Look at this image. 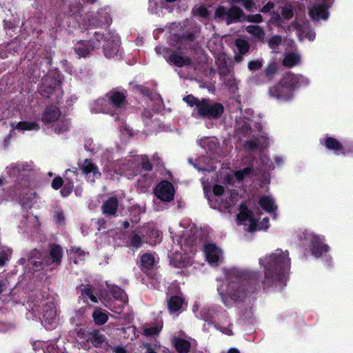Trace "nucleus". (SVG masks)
<instances>
[{"mask_svg": "<svg viewBox=\"0 0 353 353\" xmlns=\"http://www.w3.org/2000/svg\"><path fill=\"white\" fill-rule=\"evenodd\" d=\"M259 263L264 272L261 281L264 287L285 283L290 268L288 251L278 249L260 258ZM223 272L227 283L218 285L217 292L226 307L243 302L259 287V274L255 271L232 268L224 269Z\"/></svg>", "mask_w": 353, "mask_h": 353, "instance_id": "obj_1", "label": "nucleus"}, {"mask_svg": "<svg viewBox=\"0 0 353 353\" xmlns=\"http://www.w3.org/2000/svg\"><path fill=\"white\" fill-rule=\"evenodd\" d=\"M183 100L193 108L192 114L196 118L217 119L224 112V107L221 103L210 99H199L192 95H188L183 98Z\"/></svg>", "mask_w": 353, "mask_h": 353, "instance_id": "obj_2", "label": "nucleus"}, {"mask_svg": "<svg viewBox=\"0 0 353 353\" xmlns=\"http://www.w3.org/2000/svg\"><path fill=\"white\" fill-rule=\"evenodd\" d=\"M40 253L37 250L30 252L28 259H21V263L28 269L30 272H34L40 267L52 270L61 264L63 250L58 245H52L49 249V255L42 262L39 261Z\"/></svg>", "mask_w": 353, "mask_h": 353, "instance_id": "obj_3", "label": "nucleus"}, {"mask_svg": "<svg viewBox=\"0 0 353 353\" xmlns=\"http://www.w3.org/2000/svg\"><path fill=\"white\" fill-rule=\"evenodd\" d=\"M173 241H175V236H172ZM179 250H176L174 254L171 258V264L176 268H183L190 265L192 263V258L195 252L194 247L195 238L191 237L186 239L184 236L180 238L176 237Z\"/></svg>", "mask_w": 353, "mask_h": 353, "instance_id": "obj_4", "label": "nucleus"}, {"mask_svg": "<svg viewBox=\"0 0 353 353\" xmlns=\"http://www.w3.org/2000/svg\"><path fill=\"white\" fill-rule=\"evenodd\" d=\"M202 183L205 197L208 199L211 207L214 209L220 208L229 210L239 201L238 194L235 192H231L230 195L223 194V188L219 185H214L213 194H209L203 181H202Z\"/></svg>", "mask_w": 353, "mask_h": 353, "instance_id": "obj_5", "label": "nucleus"}, {"mask_svg": "<svg viewBox=\"0 0 353 353\" xmlns=\"http://www.w3.org/2000/svg\"><path fill=\"white\" fill-rule=\"evenodd\" d=\"M41 120L45 124L50 125L57 134H63L69 130L70 121L61 115L59 109L56 106L46 108Z\"/></svg>", "mask_w": 353, "mask_h": 353, "instance_id": "obj_6", "label": "nucleus"}, {"mask_svg": "<svg viewBox=\"0 0 353 353\" xmlns=\"http://www.w3.org/2000/svg\"><path fill=\"white\" fill-rule=\"evenodd\" d=\"M239 213L236 216V221L239 225L245 227V230L252 232L254 231L265 230L269 228V219L264 217L261 222H259V218L251 212L243 205H240Z\"/></svg>", "mask_w": 353, "mask_h": 353, "instance_id": "obj_7", "label": "nucleus"}, {"mask_svg": "<svg viewBox=\"0 0 353 353\" xmlns=\"http://www.w3.org/2000/svg\"><path fill=\"white\" fill-rule=\"evenodd\" d=\"M94 37L97 42L98 47L101 45L104 54L107 58H112L117 54L120 43L117 34L108 32L104 35L100 31H95Z\"/></svg>", "mask_w": 353, "mask_h": 353, "instance_id": "obj_8", "label": "nucleus"}, {"mask_svg": "<svg viewBox=\"0 0 353 353\" xmlns=\"http://www.w3.org/2000/svg\"><path fill=\"white\" fill-rule=\"evenodd\" d=\"M194 37V34H190L188 37L182 39L181 46L176 50L172 51L166 58L167 61L172 65L181 68L192 65V61L191 58L184 52L186 46L189 45V41L192 40Z\"/></svg>", "mask_w": 353, "mask_h": 353, "instance_id": "obj_9", "label": "nucleus"}, {"mask_svg": "<svg viewBox=\"0 0 353 353\" xmlns=\"http://www.w3.org/2000/svg\"><path fill=\"white\" fill-rule=\"evenodd\" d=\"M268 95L270 98L275 99L279 103L289 102L294 97L292 85L289 83L284 82V76L278 84L269 88Z\"/></svg>", "mask_w": 353, "mask_h": 353, "instance_id": "obj_10", "label": "nucleus"}, {"mask_svg": "<svg viewBox=\"0 0 353 353\" xmlns=\"http://www.w3.org/2000/svg\"><path fill=\"white\" fill-rule=\"evenodd\" d=\"M208 47L212 52L217 54L216 62L219 65L220 74L225 76L227 73H229L228 68L229 59L225 54L221 53L223 46L221 41L218 38L211 39L208 42Z\"/></svg>", "mask_w": 353, "mask_h": 353, "instance_id": "obj_11", "label": "nucleus"}, {"mask_svg": "<svg viewBox=\"0 0 353 353\" xmlns=\"http://www.w3.org/2000/svg\"><path fill=\"white\" fill-rule=\"evenodd\" d=\"M168 307L170 313L179 312L185 303V300L177 283H172L168 288Z\"/></svg>", "mask_w": 353, "mask_h": 353, "instance_id": "obj_12", "label": "nucleus"}, {"mask_svg": "<svg viewBox=\"0 0 353 353\" xmlns=\"http://www.w3.org/2000/svg\"><path fill=\"white\" fill-rule=\"evenodd\" d=\"M309 2V15L313 20H327L329 17V6L325 0H307Z\"/></svg>", "mask_w": 353, "mask_h": 353, "instance_id": "obj_13", "label": "nucleus"}, {"mask_svg": "<svg viewBox=\"0 0 353 353\" xmlns=\"http://www.w3.org/2000/svg\"><path fill=\"white\" fill-rule=\"evenodd\" d=\"M306 239L309 242L312 254L316 258L330 250V247L325 243V237L323 236L308 233Z\"/></svg>", "mask_w": 353, "mask_h": 353, "instance_id": "obj_14", "label": "nucleus"}, {"mask_svg": "<svg viewBox=\"0 0 353 353\" xmlns=\"http://www.w3.org/2000/svg\"><path fill=\"white\" fill-rule=\"evenodd\" d=\"M242 14L243 11L236 6H232L230 9L223 6H219L215 11V19L219 21H225L227 24H230L237 21Z\"/></svg>", "mask_w": 353, "mask_h": 353, "instance_id": "obj_15", "label": "nucleus"}, {"mask_svg": "<svg viewBox=\"0 0 353 353\" xmlns=\"http://www.w3.org/2000/svg\"><path fill=\"white\" fill-rule=\"evenodd\" d=\"M61 86L60 74L55 72L54 76H46L43 79L39 92L44 97H50L54 92H59Z\"/></svg>", "mask_w": 353, "mask_h": 353, "instance_id": "obj_16", "label": "nucleus"}, {"mask_svg": "<svg viewBox=\"0 0 353 353\" xmlns=\"http://www.w3.org/2000/svg\"><path fill=\"white\" fill-rule=\"evenodd\" d=\"M205 257L208 263L214 267L219 265L223 261L222 250L214 243H207L203 248Z\"/></svg>", "mask_w": 353, "mask_h": 353, "instance_id": "obj_17", "label": "nucleus"}, {"mask_svg": "<svg viewBox=\"0 0 353 353\" xmlns=\"http://www.w3.org/2000/svg\"><path fill=\"white\" fill-rule=\"evenodd\" d=\"M108 8H101L97 12L88 17V24L89 26L95 28H105L112 23Z\"/></svg>", "mask_w": 353, "mask_h": 353, "instance_id": "obj_18", "label": "nucleus"}, {"mask_svg": "<svg viewBox=\"0 0 353 353\" xmlns=\"http://www.w3.org/2000/svg\"><path fill=\"white\" fill-rule=\"evenodd\" d=\"M109 109L113 110L115 114H121L126 105L125 94L119 91H111L106 95Z\"/></svg>", "mask_w": 353, "mask_h": 353, "instance_id": "obj_19", "label": "nucleus"}, {"mask_svg": "<svg viewBox=\"0 0 353 353\" xmlns=\"http://www.w3.org/2000/svg\"><path fill=\"white\" fill-rule=\"evenodd\" d=\"M43 323L46 329H52L59 323L58 312L56 305L53 302H49L43 307Z\"/></svg>", "mask_w": 353, "mask_h": 353, "instance_id": "obj_20", "label": "nucleus"}, {"mask_svg": "<svg viewBox=\"0 0 353 353\" xmlns=\"http://www.w3.org/2000/svg\"><path fill=\"white\" fill-rule=\"evenodd\" d=\"M154 194L157 199L163 202H170L174 199V188L172 184L167 181L159 183L154 188Z\"/></svg>", "mask_w": 353, "mask_h": 353, "instance_id": "obj_21", "label": "nucleus"}, {"mask_svg": "<svg viewBox=\"0 0 353 353\" xmlns=\"http://www.w3.org/2000/svg\"><path fill=\"white\" fill-rule=\"evenodd\" d=\"M110 292L116 301H118L119 303H117L112 302L110 304L108 307L112 311L119 314L122 312L123 306L128 302L127 295L123 290L117 286L112 287Z\"/></svg>", "mask_w": 353, "mask_h": 353, "instance_id": "obj_22", "label": "nucleus"}, {"mask_svg": "<svg viewBox=\"0 0 353 353\" xmlns=\"http://www.w3.org/2000/svg\"><path fill=\"white\" fill-rule=\"evenodd\" d=\"M284 82L289 83L294 91L296 89L308 86L310 83V80L303 74L288 73L284 75Z\"/></svg>", "mask_w": 353, "mask_h": 353, "instance_id": "obj_23", "label": "nucleus"}, {"mask_svg": "<svg viewBox=\"0 0 353 353\" xmlns=\"http://www.w3.org/2000/svg\"><path fill=\"white\" fill-rule=\"evenodd\" d=\"M81 170L88 181L90 183H94L95 179H99L101 174L98 167L89 159L83 161Z\"/></svg>", "mask_w": 353, "mask_h": 353, "instance_id": "obj_24", "label": "nucleus"}, {"mask_svg": "<svg viewBox=\"0 0 353 353\" xmlns=\"http://www.w3.org/2000/svg\"><path fill=\"white\" fill-rule=\"evenodd\" d=\"M39 224L38 217L31 213H28L23 216L19 225V228L22 232H29L37 229Z\"/></svg>", "mask_w": 353, "mask_h": 353, "instance_id": "obj_25", "label": "nucleus"}, {"mask_svg": "<svg viewBox=\"0 0 353 353\" xmlns=\"http://www.w3.org/2000/svg\"><path fill=\"white\" fill-rule=\"evenodd\" d=\"M96 48H98L97 43H91L89 41H78L74 47V50L79 58L86 57Z\"/></svg>", "mask_w": 353, "mask_h": 353, "instance_id": "obj_26", "label": "nucleus"}, {"mask_svg": "<svg viewBox=\"0 0 353 353\" xmlns=\"http://www.w3.org/2000/svg\"><path fill=\"white\" fill-rule=\"evenodd\" d=\"M145 228L142 227L132 231L129 241L130 246L138 249L144 243H148V239L145 235Z\"/></svg>", "mask_w": 353, "mask_h": 353, "instance_id": "obj_27", "label": "nucleus"}, {"mask_svg": "<svg viewBox=\"0 0 353 353\" xmlns=\"http://www.w3.org/2000/svg\"><path fill=\"white\" fill-rule=\"evenodd\" d=\"M37 195L30 190L23 189L21 192L20 203L23 208L30 209L37 201Z\"/></svg>", "mask_w": 353, "mask_h": 353, "instance_id": "obj_28", "label": "nucleus"}, {"mask_svg": "<svg viewBox=\"0 0 353 353\" xmlns=\"http://www.w3.org/2000/svg\"><path fill=\"white\" fill-rule=\"evenodd\" d=\"M268 145L269 139L268 137L263 135L259 137H254V136L252 135V139L246 141L244 144L245 147L250 151L263 150L268 147Z\"/></svg>", "mask_w": 353, "mask_h": 353, "instance_id": "obj_29", "label": "nucleus"}, {"mask_svg": "<svg viewBox=\"0 0 353 353\" xmlns=\"http://www.w3.org/2000/svg\"><path fill=\"white\" fill-rule=\"evenodd\" d=\"M33 169L32 165L24 163H12L6 168L7 173L10 176H24L25 173L31 171Z\"/></svg>", "mask_w": 353, "mask_h": 353, "instance_id": "obj_30", "label": "nucleus"}, {"mask_svg": "<svg viewBox=\"0 0 353 353\" xmlns=\"http://www.w3.org/2000/svg\"><path fill=\"white\" fill-rule=\"evenodd\" d=\"M142 228H145V235L148 239V243L154 245L161 241V232L155 228L154 223H148Z\"/></svg>", "mask_w": 353, "mask_h": 353, "instance_id": "obj_31", "label": "nucleus"}, {"mask_svg": "<svg viewBox=\"0 0 353 353\" xmlns=\"http://www.w3.org/2000/svg\"><path fill=\"white\" fill-rule=\"evenodd\" d=\"M140 156L134 154L133 152H131L129 156H128L123 161L119 164V170L121 172H123L128 170H132L134 174H136L139 170V165L136 166L135 161L136 159L139 157Z\"/></svg>", "mask_w": 353, "mask_h": 353, "instance_id": "obj_32", "label": "nucleus"}, {"mask_svg": "<svg viewBox=\"0 0 353 353\" xmlns=\"http://www.w3.org/2000/svg\"><path fill=\"white\" fill-rule=\"evenodd\" d=\"M325 147L334 151L336 155H345V148L336 139L328 137L325 140Z\"/></svg>", "mask_w": 353, "mask_h": 353, "instance_id": "obj_33", "label": "nucleus"}, {"mask_svg": "<svg viewBox=\"0 0 353 353\" xmlns=\"http://www.w3.org/2000/svg\"><path fill=\"white\" fill-rule=\"evenodd\" d=\"M90 107L91 112L94 113L106 112L113 114L112 110L109 109L107 99L103 98L93 101Z\"/></svg>", "mask_w": 353, "mask_h": 353, "instance_id": "obj_34", "label": "nucleus"}, {"mask_svg": "<svg viewBox=\"0 0 353 353\" xmlns=\"http://www.w3.org/2000/svg\"><path fill=\"white\" fill-rule=\"evenodd\" d=\"M259 203L261 208L268 213L274 214V219H276L274 214L277 206L275 204L274 199L271 196H263L260 198Z\"/></svg>", "mask_w": 353, "mask_h": 353, "instance_id": "obj_35", "label": "nucleus"}, {"mask_svg": "<svg viewBox=\"0 0 353 353\" xmlns=\"http://www.w3.org/2000/svg\"><path fill=\"white\" fill-rule=\"evenodd\" d=\"M301 63V55L296 52H286L283 59V65L287 68H292Z\"/></svg>", "mask_w": 353, "mask_h": 353, "instance_id": "obj_36", "label": "nucleus"}, {"mask_svg": "<svg viewBox=\"0 0 353 353\" xmlns=\"http://www.w3.org/2000/svg\"><path fill=\"white\" fill-rule=\"evenodd\" d=\"M176 0H149V11L152 14H157L161 8L168 9V3H173Z\"/></svg>", "mask_w": 353, "mask_h": 353, "instance_id": "obj_37", "label": "nucleus"}, {"mask_svg": "<svg viewBox=\"0 0 353 353\" xmlns=\"http://www.w3.org/2000/svg\"><path fill=\"white\" fill-rule=\"evenodd\" d=\"M34 346L41 347L44 353H64V349L53 342H41L39 341L34 344Z\"/></svg>", "mask_w": 353, "mask_h": 353, "instance_id": "obj_38", "label": "nucleus"}, {"mask_svg": "<svg viewBox=\"0 0 353 353\" xmlns=\"http://www.w3.org/2000/svg\"><path fill=\"white\" fill-rule=\"evenodd\" d=\"M12 130H18L19 131H26V130H34L37 131L39 130V125L34 121H21L14 125L12 123L11 125Z\"/></svg>", "mask_w": 353, "mask_h": 353, "instance_id": "obj_39", "label": "nucleus"}, {"mask_svg": "<svg viewBox=\"0 0 353 353\" xmlns=\"http://www.w3.org/2000/svg\"><path fill=\"white\" fill-rule=\"evenodd\" d=\"M173 343L179 353H188L190 350V343L186 339L176 337L173 339Z\"/></svg>", "mask_w": 353, "mask_h": 353, "instance_id": "obj_40", "label": "nucleus"}, {"mask_svg": "<svg viewBox=\"0 0 353 353\" xmlns=\"http://www.w3.org/2000/svg\"><path fill=\"white\" fill-rule=\"evenodd\" d=\"M87 341H90L95 347H101L105 343V337L98 331L93 330L85 337Z\"/></svg>", "mask_w": 353, "mask_h": 353, "instance_id": "obj_41", "label": "nucleus"}, {"mask_svg": "<svg viewBox=\"0 0 353 353\" xmlns=\"http://www.w3.org/2000/svg\"><path fill=\"white\" fill-rule=\"evenodd\" d=\"M92 317L96 324L103 325L108 319V312L101 308L97 307L92 313Z\"/></svg>", "mask_w": 353, "mask_h": 353, "instance_id": "obj_42", "label": "nucleus"}, {"mask_svg": "<svg viewBox=\"0 0 353 353\" xmlns=\"http://www.w3.org/2000/svg\"><path fill=\"white\" fill-rule=\"evenodd\" d=\"M295 28L300 40H302L304 37L307 38L309 41L314 40L316 34L313 30H307L305 27H301L297 23L295 24Z\"/></svg>", "mask_w": 353, "mask_h": 353, "instance_id": "obj_43", "label": "nucleus"}, {"mask_svg": "<svg viewBox=\"0 0 353 353\" xmlns=\"http://www.w3.org/2000/svg\"><path fill=\"white\" fill-rule=\"evenodd\" d=\"M117 199L116 198H110L103 203L102 206L103 212L106 214H114L117 209Z\"/></svg>", "mask_w": 353, "mask_h": 353, "instance_id": "obj_44", "label": "nucleus"}, {"mask_svg": "<svg viewBox=\"0 0 353 353\" xmlns=\"http://www.w3.org/2000/svg\"><path fill=\"white\" fill-rule=\"evenodd\" d=\"M245 30L252 34L257 40H263L265 36V32L262 28L259 26L250 25L248 26Z\"/></svg>", "mask_w": 353, "mask_h": 353, "instance_id": "obj_45", "label": "nucleus"}, {"mask_svg": "<svg viewBox=\"0 0 353 353\" xmlns=\"http://www.w3.org/2000/svg\"><path fill=\"white\" fill-rule=\"evenodd\" d=\"M12 253V249L0 245V267H3L10 260Z\"/></svg>", "mask_w": 353, "mask_h": 353, "instance_id": "obj_46", "label": "nucleus"}, {"mask_svg": "<svg viewBox=\"0 0 353 353\" xmlns=\"http://www.w3.org/2000/svg\"><path fill=\"white\" fill-rule=\"evenodd\" d=\"M70 253L73 258V261L74 263H78L80 261L84 260L88 256L87 252L77 247L71 248Z\"/></svg>", "mask_w": 353, "mask_h": 353, "instance_id": "obj_47", "label": "nucleus"}, {"mask_svg": "<svg viewBox=\"0 0 353 353\" xmlns=\"http://www.w3.org/2000/svg\"><path fill=\"white\" fill-rule=\"evenodd\" d=\"M141 263L143 268L150 269L156 263L155 256L151 253H145L141 256Z\"/></svg>", "mask_w": 353, "mask_h": 353, "instance_id": "obj_48", "label": "nucleus"}, {"mask_svg": "<svg viewBox=\"0 0 353 353\" xmlns=\"http://www.w3.org/2000/svg\"><path fill=\"white\" fill-rule=\"evenodd\" d=\"M81 296L84 299V301H87V299H90L93 303L98 301L97 296L94 294L93 291L90 285H85L81 289Z\"/></svg>", "mask_w": 353, "mask_h": 353, "instance_id": "obj_49", "label": "nucleus"}, {"mask_svg": "<svg viewBox=\"0 0 353 353\" xmlns=\"http://www.w3.org/2000/svg\"><path fill=\"white\" fill-rule=\"evenodd\" d=\"M209 160L204 157L199 158L196 163H194V166L198 170L201 171H211L213 170V167L208 165Z\"/></svg>", "mask_w": 353, "mask_h": 353, "instance_id": "obj_50", "label": "nucleus"}, {"mask_svg": "<svg viewBox=\"0 0 353 353\" xmlns=\"http://www.w3.org/2000/svg\"><path fill=\"white\" fill-rule=\"evenodd\" d=\"M236 130L239 133L245 134L249 137L252 134V130L250 129V120L246 119L242 123L240 121H237L236 123Z\"/></svg>", "mask_w": 353, "mask_h": 353, "instance_id": "obj_51", "label": "nucleus"}, {"mask_svg": "<svg viewBox=\"0 0 353 353\" xmlns=\"http://www.w3.org/2000/svg\"><path fill=\"white\" fill-rule=\"evenodd\" d=\"M224 83L228 88L230 92L235 93L238 90V81L234 78L232 74H230L223 79Z\"/></svg>", "mask_w": 353, "mask_h": 353, "instance_id": "obj_52", "label": "nucleus"}, {"mask_svg": "<svg viewBox=\"0 0 353 353\" xmlns=\"http://www.w3.org/2000/svg\"><path fill=\"white\" fill-rule=\"evenodd\" d=\"M278 70V64L275 60H271L265 69V75L269 79H272Z\"/></svg>", "mask_w": 353, "mask_h": 353, "instance_id": "obj_53", "label": "nucleus"}, {"mask_svg": "<svg viewBox=\"0 0 353 353\" xmlns=\"http://www.w3.org/2000/svg\"><path fill=\"white\" fill-rule=\"evenodd\" d=\"M135 161H137L135 162L136 166L139 165V168H143L145 170H152V165L150 163L147 156L140 155V157L136 159Z\"/></svg>", "mask_w": 353, "mask_h": 353, "instance_id": "obj_54", "label": "nucleus"}, {"mask_svg": "<svg viewBox=\"0 0 353 353\" xmlns=\"http://www.w3.org/2000/svg\"><path fill=\"white\" fill-rule=\"evenodd\" d=\"M235 46L241 54L248 52L250 48L248 43L245 40L241 39L236 40Z\"/></svg>", "mask_w": 353, "mask_h": 353, "instance_id": "obj_55", "label": "nucleus"}, {"mask_svg": "<svg viewBox=\"0 0 353 353\" xmlns=\"http://www.w3.org/2000/svg\"><path fill=\"white\" fill-rule=\"evenodd\" d=\"M162 329V323L157 324L154 326L146 327L143 330V334L145 336H153L158 335Z\"/></svg>", "mask_w": 353, "mask_h": 353, "instance_id": "obj_56", "label": "nucleus"}, {"mask_svg": "<svg viewBox=\"0 0 353 353\" xmlns=\"http://www.w3.org/2000/svg\"><path fill=\"white\" fill-rule=\"evenodd\" d=\"M282 39L280 36L274 35L268 41L269 47L274 52H276L279 46L281 44Z\"/></svg>", "mask_w": 353, "mask_h": 353, "instance_id": "obj_57", "label": "nucleus"}, {"mask_svg": "<svg viewBox=\"0 0 353 353\" xmlns=\"http://www.w3.org/2000/svg\"><path fill=\"white\" fill-rule=\"evenodd\" d=\"M232 2L241 3L246 10L250 12L256 10V6L252 0H232Z\"/></svg>", "mask_w": 353, "mask_h": 353, "instance_id": "obj_58", "label": "nucleus"}, {"mask_svg": "<svg viewBox=\"0 0 353 353\" xmlns=\"http://www.w3.org/2000/svg\"><path fill=\"white\" fill-rule=\"evenodd\" d=\"M281 15L285 19H290L294 16L293 8L291 5L285 4L281 8Z\"/></svg>", "mask_w": 353, "mask_h": 353, "instance_id": "obj_59", "label": "nucleus"}, {"mask_svg": "<svg viewBox=\"0 0 353 353\" xmlns=\"http://www.w3.org/2000/svg\"><path fill=\"white\" fill-rule=\"evenodd\" d=\"M54 218L57 224L59 225L64 224L65 216L62 210L57 208L54 211Z\"/></svg>", "mask_w": 353, "mask_h": 353, "instance_id": "obj_60", "label": "nucleus"}, {"mask_svg": "<svg viewBox=\"0 0 353 353\" xmlns=\"http://www.w3.org/2000/svg\"><path fill=\"white\" fill-rule=\"evenodd\" d=\"M192 12L194 14L199 15L201 17L205 18L208 15V10L206 7L203 6H200L199 7H195Z\"/></svg>", "mask_w": 353, "mask_h": 353, "instance_id": "obj_61", "label": "nucleus"}, {"mask_svg": "<svg viewBox=\"0 0 353 353\" xmlns=\"http://www.w3.org/2000/svg\"><path fill=\"white\" fill-rule=\"evenodd\" d=\"M251 172L252 169L250 168H246L243 170L236 172L234 173V176L239 181H241L246 176H249L251 174Z\"/></svg>", "mask_w": 353, "mask_h": 353, "instance_id": "obj_62", "label": "nucleus"}, {"mask_svg": "<svg viewBox=\"0 0 353 353\" xmlns=\"http://www.w3.org/2000/svg\"><path fill=\"white\" fill-rule=\"evenodd\" d=\"M263 61L262 59H257L250 61L248 63V68L250 70H256L260 69L263 65Z\"/></svg>", "mask_w": 353, "mask_h": 353, "instance_id": "obj_63", "label": "nucleus"}, {"mask_svg": "<svg viewBox=\"0 0 353 353\" xmlns=\"http://www.w3.org/2000/svg\"><path fill=\"white\" fill-rule=\"evenodd\" d=\"M73 188V184L72 182L68 181V183H65L62 189L61 190V193L63 196H68L70 192H72Z\"/></svg>", "mask_w": 353, "mask_h": 353, "instance_id": "obj_64", "label": "nucleus"}]
</instances>
